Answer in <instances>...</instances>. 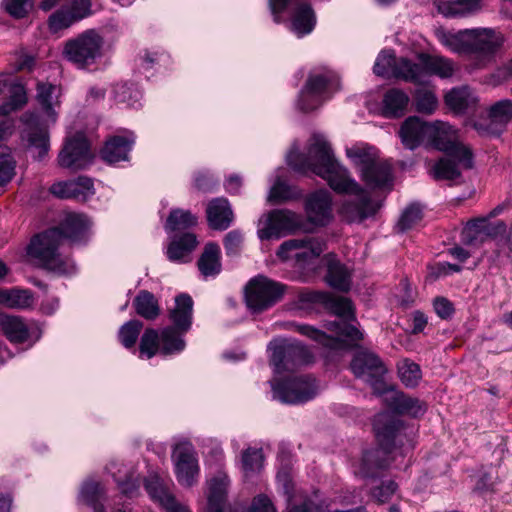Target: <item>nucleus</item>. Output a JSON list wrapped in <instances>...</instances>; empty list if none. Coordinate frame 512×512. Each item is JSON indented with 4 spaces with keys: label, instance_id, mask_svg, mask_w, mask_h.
<instances>
[{
    "label": "nucleus",
    "instance_id": "9",
    "mask_svg": "<svg viewBox=\"0 0 512 512\" xmlns=\"http://www.w3.org/2000/svg\"><path fill=\"white\" fill-rule=\"evenodd\" d=\"M339 89V81L331 72L312 73L298 97V107L305 112L321 106Z\"/></svg>",
    "mask_w": 512,
    "mask_h": 512
},
{
    "label": "nucleus",
    "instance_id": "48",
    "mask_svg": "<svg viewBox=\"0 0 512 512\" xmlns=\"http://www.w3.org/2000/svg\"><path fill=\"white\" fill-rule=\"evenodd\" d=\"M114 98L117 102L126 103L128 106L136 108L142 97L141 92L132 85L117 84L113 88Z\"/></svg>",
    "mask_w": 512,
    "mask_h": 512
},
{
    "label": "nucleus",
    "instance_id": "51",
    "mask_svg": "<svg viewBox=\"0 0 512 512\" xmlns=\"http://www.w3.org/2000/svg\"><path fill=\"white\" fill-rule=\"evenodd\" d=\"M488 115L491 121L507 124L512 120V100L503 99L490 106Z\"/></svg>",
    "mask_w": 512,
    "mask_h": 512
},
{
    "label": "nucleus",
    "instance_id": "41",
    "mask_svg": "<svg viewBox=\"0 0 512 512\" xmlns=\"http://www.w3.org/2000/svg\"><path fill=\"white\" fill-rule=\"evenodd\" d=\"M184 333L171 327L163 329L160 335V353L172 355L183 351L186 345L182 338Z\"/></svg>",
    "mask_w": 512,
    "mask_h": 512
},
{
    "label": "nucleus",
    "instance_id": "7",
    "mask_svg": "<svg viewBox=\"0 0 512 512\" xmlns=\"http://www.w3.org/2000/svg\"><path fill=\"white\" fill-rule=\"evenodd\" d=\"M373 427L380 442V447L364 453L359 469V473L363 477H373L376 475V470L388 465L384 456L391 453V446L397 437L400 422L389 413H381L375 417Z\"/></svg>",
    "mask_w": 512,
    "mask_h": 512
},
{
    "label": "nucleus",
    "instance_id": "60",
    "mask_svg": "<svg viewBox=\"0 0 512 512\" xmlns=\"http://www.w3.org/2000/svg\"><path fill=\"white\" fill-rule=\"evenodd\" d=\"M396 489L397 484L393 481H388L381 486L375 487L371 492V496L376 502L385 503L395 493Z\"/></svg>",
    "mask_w": 512,
    "mask_h": 512
},
{
    "label": "nucleus",
    "instance_id": "24",
    "mask_svg": "<svg viewBox=\"0 0 512 512\" xmlns=\"http://www.w3.org/2000/svg\"><path fill=\"white\" fill-rule=\"evenodd\" d=\"M198 241L193 233H183L173 236L167 247V258L172 262L186 263L190 261V254L197 247Z\"/></svg>",
    "mask_w": 512,
    "mask_h": 512
},
{
    "label": "nucleus",
    "instance_id": "58",
    "mask_svg": "<svg viewBox=\"0 0 512 512\" xmlns=\"http://www.w3.org/2000/svg\"><path fill=\"white\" fill-rule=\"evenodd\" d=\"M243 234L239 230H232L224 238V248L228 256H236L240 253L243 244Z\"/></svg>",
    "mask_w": 512,
    "mask_h": 512
},
{
    "label": "nucleus",
    "instance_id": "59",
    "mask_svg": "<svg viewBox=\"0 0 512 512\" xmlns=\"http://www.w3.org/2000/svg\"><path fill=\"white\" fill-rule=\"evenodd\" d=\"M6 11L16 17H24L32 7L31 0H4Z\"/></svg>",
    "mask_w": 512,
    "mask_h": 512
},
{
    "label": "nucleus",
    "instance_id": "34",
    "mask_svg": "<svg viewBox=\"0 0 512 512\" xmlns=\"http://www.w3.org/2000/svg\"><path fill=\"white\" fill-rule=\"evenodd\" d=\"M198 268L204 277H214L221 271V250L218 244L209 242L198 260Z\"/></svg>",
    "mask_w": 512,
    "mask_h": 512
},
{
    "label": "nucleus",
    "instance_id": "27",
    "mask_svg": "<svg viewBox=\"0 0 512 512\" xmlns=\"http://www.w3.org/2000/svg\"><path fill=\"white\" fill-rule=\"evenodd\" d=\"M316 25V15L309 3L295 5L291 17V31L299 38L310 34Z\"/></svg>",
    "mask_w": 512,
    "mask_h": 512
},
{
    "label": "nucleus",
    "instance_id": "53",
    "mask_svg": "<svg viewBox=\"0 0 512 512\" xmlns=\"http://www.w3.org/2000/svg\"><path fill=\"white\" fill-rule=\"evenodd\" d=\"M142 329V323L138 320H131L125 323L119 331V339L125 348H132Z\"/></svg>",
    "mask_w": 512,
    "mask_h": 512
},
{
    "label": "nucleus",
    "instance_id": "6",
    "mask_svg": "<svg viewBox=\"0 0 512 512\" xmlns=\"http://www.w3.org/2000/svg\"><path fill=\"white\" fill-rule=\"evenodd\" d=\"M439 40L454 53L476 54L481 65L490 62L505 42L499 30L487 27L441 32Z\"/></svg>",
    "mask_w": 512,
    "mask_h": 512
},
{
    "label": "nucleus",
    "instance_id": "63",
    "mask_svg": "<svg viewBox=\"0 0 512 512\" xmlns=\"http://www.w3.org/2000/svg\"><path fill=\"white\" fill-rule=\"evenodd\" d=\"M434 309L441 318H447L453 312L452 304L445 298L435 299Z\"/></svg>",
    "mask_w": 512,
    "mask_h": 512
},
{
    "label": "nucleus",
    "instance_id": "15",
    "mask_svg": "<svg viewBox=\"0 0 512 512\" xmlns=\"http://www.w3.org/2000/svg\"><path fill=\"white\" fill-rule=\"evenodd\" d=\"M93 159L94 154L82 133L67 138L58 155L59 165L73 171L86 169L92 164Z\"/></svg>",
    "mask_w": 512,
    "mask_h": 512
},
{
    "label": "nucleus",
    "instance_id": "19",
    "mask_svg": "<svg viewBox=\"0 0 512 512\" xmlns=\"http://www.w3.org/2000/svg\"><path fill=\"white\" fill-rule=\"evenodd\" d=\"M308 220L318 226H324L332 218V199L326 190L312 193L305 204Z\"/></svg>",
    "mask_w": 512,
    "mask_h": 512
},
{
    "label": "nucleus",
    "instance_id": "47",
    "mask_svg": "<svg viewBox=\"0 0 512 512\" xmlns=\"http://www.w3.org/2000/svg\"><path fill=\"white\" fill-rule=\"evenodd\" d=\"M416 110L424 114H432L438 106V98L435 93L426 88H419L414 93Z\"/></svg>",
    "mask_w": 512,
    "mask_h": 512
},
{
    "label": "nucleus",
    "instance_id": "55",
    "mask_svg": "<svg viewBox=\"0 0 512 512\" xmlns=\"http://www.w3.org/2000/svg\"><path fill=\"white\" fill-rule=\"evenodd\" d=\"M15 169V161L13 160L10 149L7 146H0V185L9 182Z\"/></svg>",
    "mask_w": 512,
    "mask_h": 512
},
{
    "label": "nucleus",
    "instance_id": "37",
    "mask_svg": "<svg viewBox=\"0 0 512 512\" xmlns=\"http://www.w3.org/2000/svg\"><path fill=\"white\" fill-rule=\"evenodd\" d=\"M409 96L401 89L388 90L383 97V113L386 117H400L409 104Z\"/></svg>",
    "mask_w": 512,
    "mask_h": 512
},
{
    "label": "nucleus",
    "instance_id": "49",
    "mask_svg": "<svg viewBox=\"0 0 512 512\" xmlns=\"http://www.w3.org/2000/svg\"><path fill=\"white\" fill-rule=\"evenodd\" d=\"M397 60L394 53L389 50H384L379 53L373 71L376 75L382 77H394V70L397 64Z\"/></svg>",
    "mask_w": 512,
    "mask_h": 512
},
{
    "label": "nucleus",
    "instance_id": "57",
    "mask_svg": "<svg viewBox=\"0 0 512 512\" xmlns=\"http://www.w3.org/2000/svg\"><path fill=\"white\" fill-rule=\"evenodd\" d=\"M112 476L115 481L118 483L119 488L125 496L132 498L138 494L139 490V481L134 478L132 474L128 475L125 480L122 479L120 475H117L116 472H113L111 468H109Z\"/></svg>",
    "mask_w": 512,
    "mask_h": 512
},
{
    "label": "nucleus",
    "instance_id": "13",
    "mask_svg": "<svg viewBox=\"0 0 512 512\" xmlns=\"http://www.w3.org/2000/svg\"><path fill=\"white\" fill-rule=\"evenodd\" d=\"M324 243L316 238L291 239L281 244L277 255L282 260H293L305 268L316 260L324 251Z\"/></svg>",
    "mask_w": 512,
    "mask_h": 512
},
{
    "label": "nucleus",
    "instance_id": "20",
    "mask_svg": "<svg viewBox=\"0 0 512 512\" xmlns=\"http://www.w3.org/2000/svg\"><path fill=\"white\" fill-rule=\"evenodd\" d=\"M229 486V477L224 472L217 473L207 482L205 512H225Z\"/></svg>",
    "mask_w": 512,
    "mask_h": 512
},
{
    "label": "nucleus",
    "instance_id": "56",
    "mask_svg": "<svg viewBox=\"0 0 512 512\" xmlns=\"http://www.w3.org/2000/svg\"><path fill=\"white\" fill-rule=\"evenodd\" d=\"M27 102L26 91L21 84H11L10 87V100L4 105H8L7 116L22 107Z\"/></svg>",
    "mask_w": 512,
    "mask_h": 512
},
{
    "label": "nucleus",
    "instance_id": "36",
    "mask_svg": "<svg viewBox=\"0 0 512 512\" xmlns=\"http://www.w3.org/2000/svg\"><path fill=\"white\" fill-rule=\"evenodd\" d=\"M390 406L398 414H405L411 417H419L426 412V404L419 399L412 398L405 394L393 393L390 397Z\"/></svg>",
    "mask_w": 512,
    "mask_h": 512
},
{
    "label": "nucleus",
    "instance_id": "18",
    "mask_svg": "<svg viewBox=\"0 0 512 512\" xmlns=\"http://www.w3.org/2000/svg\"><path fill=\"white\" fill-rule=\"evenodd\" d=\"M52 194L59 198L75 199L85 202L95 194L92 179L80 176L75 180L59 182L51 186Z\"/></svg>",
    "mask_w": 512,
    "mask_h": 512
},
{
    "label": "nucleus",
    "instance_id": "45",
    "mask_svg": "<svg viewBox=\"0 0 512 512\" xmlns=\"http://www.w3.org/2000/svg\"><path fill=\"white\" fill-rule=\"evenodd\" d=\"M136 312L146 318L155 319L159 315V306L157 300L148 291H141L134 300Z\"/></svg>",
    "mask_w": 512,
    "mask_h": 512
},
{
    "label": "nucleus",
    "instance_id": "5",
    "mask_svg": "<svg viewBox=\"0 0 512 512\" xmlns=\"http://www.w3.org/2000/svg\"><path fill=\"white\" fill-rule=\"evenodd\" d=\"M61 88L48 82H38L36 99L45 115V125L40 124L39 117L33 113H26L22 121L26 125L23 131V139L26 140L33 157L42 160L49 151V136L47 125L57 121Z\"/></svg>",
    "mask_w": 512,
    "mask_h": 512
},
{
    "label": "nucleus",
    "instance_id": "43",
    "mask_svg": "<svg viewBox=\"0 0 512 512\" xmlns=\"http://www.w3.org/2000/svg\"><path fill=\"white\" fill-rule=\"evenodd\" d=\"M263 453L259 448L249 447L242 452L241 469L246 478L251 477L263 468Z\"/></svg>",
    "mask_w": 512,
    "mask_h": 512
},
{
    "label": "nucleus",
    "instance_id": "44",
    "mask_svg": "<svg viewBox=\"0 0 512 512\" xmlns=\"http://www.w3.org/2000/svg\"><path fill=\"white\" fill-rule=\"evenodd\" d=\"M197 221L198 218L189 210L172 209L165 223V229L167 231L187 229L195 226Z\"/></svg>",
    "mask_w": 512,
    "mask_h": 512
},
{
    "label": "nucleus",
    "instance_id": "54",
    "mask_svg": "<svg viewBox=\"0 0 512 512\" xmlns=\"http://www.w3.org/2000/svg\"><path fill=\"white\" fill-rule=\"evenodd\" d=\"M422 219V208L418 204H411L402 213L397 228L404 232L411 229Z\"/></svg>",
    "mask_w": 512,
    "mask_h": 512
},
{
    "label": "nucleus",
    "instance_id": "31",
    "mask_svg": "<svg viewBox=\"0 0 512 512\" xmlns=\"http://www.w3.org/2000/svg\"><path fill=\"white\" fill-rule=\"evenodd\" d=\"M207 219L211 228L227 229L233 221V212L225 198L212 200L207 207Z\"/></svg>",
    "mask_w": 512,
    "mask_h": 512
},
{
    "label": "nucleus",
    "instance_id": "3",
    "mask_svg": "<svg viewBox=\"0 0 512 512\" xmlns=\"http://www.w3.org/2000/svg\"><path fill=\"white\" fill-rule=\"evenodd\" d=\"M89 227L90 220L87 216L69 213L60 227L49 229L35 236L27 248V253L44 268L59 275H70L76 270L75 263L59 252V246L63 238L73 242L82 240Z\"/></svg>",
    "mask_w": 512,
    "mask_h": 512
},
{
    "label": "nucleus",
    "instance_id": "33",
    "mask_svg": "<svg viewBox=\"0 0 512 512\" xmlns=\"http://www.w3.org/2000/svg\"><path fill=\"white\" fill-rule=\"evenodd\" d=\"M346 155L359 170L360 176L366 168H370L381 158L375 147L363 143L347 148Z\"/></svg>",
    "mask_w": 512,
    "mask_h": 512
},
{
    "label": "nucleus",
    "instance_id": "38",
    "mask_svg": "<svg viewBox=\"0 0 512 512\" xmlns=\"http://www.w3.org/2000/svg\"><path fill=\"white\" fill-rule=\"evenodd\" d=\"M461 154L449 155L441 158L433 167V175L436 179L456 180L461 176V170L465 169L459 162Z\"/></svg>",
    "mask_w": 512,
    "mask_h": 512
},
{
    "label": "nucleus",
    "instance_id": "35",
    "mask_svg": "<svg viewBox=\"0 0 512 512\" xmlns=\"http://www.w3.org/2000/svg\"><path fill=\"white\" fill-rule=\"evenodd\" d=\"M0 327L12 343H23L29 338V327L19 316L1 315Z\"/></svg>",
    "mask_w": 512,
    "mask_h": 512
},
{
    "label": "nucleus",
    "instance_id": "2",
    "mask_svg": "<svg viewBox=\"0 0 512 512\" xmlns=\"http://www.w3.org/2000/svg\"><path fill=\"white\" fill-rule=\"evenodd\" d=\"M270 364L275 377L271 380L273 397L286 404H301L313 399L319 392V385L310 375H290L281 378L280 374L292 371L295 367L311 359L309 351L297 341L275 339L268 346Z\"/></svg>",
    "mask_w": 512,
    "mask_h": 512
},
{
    "label": "nucleus",
    "instance_id": "46",
    "mask_svg": "<svg viewBox=\"0 0 512 512\" xmlns=\"http://www.w3.org/2000/svg\"><path fill=\"white\" fill-rule=\"evenodd\" d=\"M299 196L300 192L295 187L288 185L281 177H277L276 181L270 188L267 201L271 203H279L296 199Z\"/></svg>",
    "mask_w": 512,
    "mask_h": 512
},
{
    "label": "nucleus",
    "instance_id": "29",
    "mask_svg": "<svg viewBox=\"0 0 512 512\" xmlns=\"http://www.w3.org/2000/svg\"><path fill=\"white\" fill-rule=\"evenodd\" d=\"M444 100L445 104L455 113H465L478 103L475 91L469 86L452 88L445 94Z\"/></svg>",
    "mask_w": 512,
    "mask_h": 512
},
{
    "label": "nucleus",
    "instance_id": "52",
    "mask_svg": "<svg viewBox=\"0 0 512 512\" xmlns=\"http://www.w3.org/2000/svg\"><path fill=\"white\" fill-rule=\"evenodd\" d=\"M158 351L160 352V336L157 331L147 329L140 340V355L150 359Z\"/></svg>",
    "mask_w": 512,
    "mask_h": 512
},
{
    "label": "nucleus",
    "instance_id": "21",
    "mask_svg": "<svg viewBox=\"0 0 512 512\" xmlns=\"http://www.w3.org/2000/svg\"><path fill=\"white\" fill-rule=\"evenodd\" d=\"M145 489L150 498L159 503L167 512H191L186 506L175 500L158 475L152 474L146 479Z\"/></svg>",
    "mask_w": 512,
    "mask_h": 512
},
{
    "label": "nucleus",
    "instance_id": "17",
    "mask_svg": "<svg viewBox=\"0 0 512 512\" xmlns=\"http://www.w3.org/2000/svg\"><path fill=\"white\" fill-rule=\"evenodd\" d=\"M90 0H71L49 16L48 26L52 32L69 28L90 14Z\"/></svg>",
    "mask_w": 512,
    "mask_h": 512
},
{
    "label": "nucleus",
    "instance_id": "8",
    "mask_svg": "<svg viewBox=\"0 0 512 512\" xmlns=\"http://www.w3.org/2000/svg\"><path fill=\"white\" fill-rule=\"evenodd\" d=\"M427 131L428 144L449 155L461 154L462 156L459 158L460 164L464 168H472V153L468 147L460 142L457 130L450 124L435 121L429 124Z\"/></svg>",
    "mask_w": 512,
    "mask_h": 512
},
{
    "label": "nucleus",
    "instance_id": "64",
    "mask_svg": "<svg viewBox=\"0 0 512 512\" xmlns=\"http://www.w3.org/2000/svg\"><path fill=\"white\" fill-rule=\"evenodd\" d=\"M510 77H512V59L506 65L499 68L497 72L492 75V78L495 79L496 84H499Z\"/></svg>",
    "mask_w": 512,
    "mask_h": 512
},
{
    "label": "nucleus",
    "instance_id": "40",
    "mask_svg": "<svg viewBox=\"0 0 512 512\" xmlns=\"http://www.w3.org/2000/svg\"><path fill=\"white\" fill-rule=\"evenodd\" d=\"M326 279L330 286L338 290L347 291L350 288L349 271L334 258L328 259Z\"/></svg>",
    "mask_w": 512,
    "mask_h": 512
},
{
    "label": "nucleus",
    "instance_id": "11",
    "mask_svg": "<svg viewBox=\"0 0 512 512\" xmlns=\"http://www.w3.org/2000/svg\"><path fill=\"white\" fill-rule=\"evenodd\" d=\"M301 221V216L290 210H273L259 219L258 237L261 240L279 238L300 228Z\"/></svg>",
    "mask_w": 512,
    "mask_h": 512
},
{
    "label": "nucleus",
    "instance_id": "16",
    "mask_svg": "<svg viewBox=\"0 0 512 512\" xmlns=\"http://www.w3.org/2000/svg\"><path fill=\"white\" fill-rule=\"evenodd\" d=\"M351 370L357 378L364 380L373 387H377L386 372V368L379 357L367 350L356 353L351 362Z\"/></svg>",
    "mask_w": 512,
    "mask_h": 512
},
{
    "label": "nucleus",
    "instance_id": "61",
    "mask_svg": "<svg viewBox=\"0 0 512 512\" xmlns=\"http://www.w3.org/2000/svg\"><path fill=\"white\" fill-rule=\"evenodd\" d=\"M247 512H277L272 500L265 494L255 496Z\"/></svg>",
    "mask_w": 512,
    "mask_h": 512
},
{
    "label": "nucleus",
    "instance_id": "32",
    "mask_svg": "<svg viewBox=\"0 0 512 512\" xmlns=\"http://www.w3.org/2000/svg\"><path fill=\"white\" fill-rule=\"evenodd\" d=\"M418 59L426 66L427 78L436 75L440 78H450L456 71L455 63L443 56L418 53Z\"/></svg>",
    "mask_w": 512,
    "mask_h": 512
},
{
    "label": "nucleus",
    "instance_id": "1",
    "mask_svg": "<svg viewBox=\"0 0 512 512\" xmlns=\"http://www.w3.org/2000/svg\"><path fill=\"white\" fill-rule=\"evenodd\" d=\"M286 161L298 172L311 171L320 176L337 193L354 195L356 201H345L340 209L341 216L347 222L359 223L377 212L379 205L371 200L364 188L350 176L349 171L335 160L331 147L323 136H312L307 155L292 148Z\"/></svg>",
    "mask_w": 512,
    "mask_h": 512
},
{
    "label": "nucleus",
    "instance_id": "50",
    "mask_svg": "<svg viewBox=\"0 0 512 512\" xmlns=\"http://www.w3.org/2000/svg\"><path fill=\"white\" fill-rule=\"evenodd\" d=\"M398 374L407 387H415L421 379L420 366L409 360H403L398 366Z\"/></svg>",
    "mask_w": 512,
    "mask_h": 512
},
{
    "label": "nucleus",
    "instance_id": "28",
    "mask_svg": "<svg viewBox=\"0 0 512 512\" xmlns=\"http://www.w3.org/2000/svg\"><path fill=\"white\" fill-rule=\"evenodd\" d=\"M439 13L446 17H470L482 10V0H446L435 2Z\"/></svg>",
    "mask_w": 512,
    "mask_h": 512
},
{
    "label": "nucleus",
    "instance_id": "14",
    "mask_svg": "<svg viewBox=\"0 0 512 512\" xmlns=\"http://www.w3.org/2000/svg\"><path fill=\"white\" fill-rule=\"evenodd\" d=\"M282 287L266 277H256L246 286L245 300L254 312H261L275 304L282 296Z\"/></svg>",
    "mask_w": 512,
    "mask_h": 512
},
{
    "label": "nucleus",
    "instance_id": "22",
    "mask_svg": "<svg viewBox=\"0 0 512 512\" xmlns=\"http://www.w3.org/2000/svg\"><path fill=\"white\" fill-rule=\"evenodd\" d=\"M361 179L372 190H390L393 184L391 163L387 159L380 158L363 171Z\"/></svg>",
    "mask_w": 512,
    "mask_h": 512
},
{
    "label": "nucleus",
    "instance_id": "39",
    "mask_svg": "<svg viewBox=\"0 0 512 512\" xmlns=\"http://www.w3.org/2000/svg\"><path fill=\"white\" fill-rule=\"evenodd\" d=\"M33 296L29 290L0 288V304L11 309H25L32 305Z\"/></svg>",
    "mask_w": 512,
    "mask_h": 512
},
{
    "label": "nucleus",
    "instance_id": "25",
    "mask_svg": "<svg viewBox=\"0 0 512 512\" xmlns=\"http://www.w3.org/2000/svg\"><path fill=\"white\" fill-rule=\"evenodd\" d=\"M429 124L415 116L406 119L399 131L403 145L413 150L422 142L427 141Z\"/></svg>",
    "mask_w": 512,
    "mask_h": 512
},
{
    "label": "nucleus",
    "instance_id": "42",
    "mask_svg": "<svg viewBox=\"0 0 512 512\" xmlns=\"http://www.w3.org/2000/svg\"><path fill=\"white\" fill-rule=\"evenodd\" d=\"M104 490L101 484L95 480H87L82 484L79 501L93 507L94 512H104V508L98 502L103 496Z\"/></svg>",
    "mask_w": 512,
    "mask_h": 512
},
{
    "label": "nucleus",
    "instance_id": "23",
    "mask_svg": "<svg viewBox=\"0 0 512 512\" xmlns=\"http://www.w3.org/2000/svg\"><path fill=\"white\" fill-rule=\"evenodd\" d=\"M134 142L135 137L133 134L113 136L105 143L101 150V158L109 164L127 161Z\"/></svg>",
    "mask_w": 512,
    "mask_h": 512
},
{
    "label": "nucleus",
    "instance_id": "10",
    "mask_svg": "<svg viewBox=\"0 0 512 512\" xmlns=\"http://www.w3.org/2000/svg\"><path fill=\"white\" fill-rule=\"evenodd\" d=\"M102 46L101 35L93 29L86 30L66 42L64 55L78 68H86L101 56Z\"/></svg>",
    "mask_w": 512,
    "mask_h": 512
},
{
    "label": "nucleus",
    "instance_id": "4",
    "mask_svg": "<svg viewBox=\"0 0 512 512\" xmlns=\"http://www.w3.org/2000/svg\"><path fill=\"white\" fill-rule=\"evenodd\" d=\"M327 306L334 315L340 318L326 322L325 327L331 335L309 325H296V330L332 350L346 348L362 339L363 335L359 329L349 323V321L355 320L354 309L349 299L333 296L328 300Z\"/></svg>",
    "mask_w": 512,
    "mask_h": 512
},
{
    "label": "nucleus",
    "instance_id": "30",
    "mask_svg": "<svg viewBox=\"0 0 512 512\" xmlns=\"http://www.w3.org/2000/svg\"><path fill=\"white\" fill-rule=\"evenodd\" d=\"M193 300L188 294L175 298V306L169 312V318L180 332H187L192 324Z\"/></svg>",
    "mask_w": 512,
    "mask_h": 512
},
{
    "label": "nucleus",
    "instance_id": "12",
    "mask_svg": "<svg viewBox=\"0 0 512 512\" xmlns=\"http://www.w3.org/2000/svg\"><path fill=\"white\" fill-rule=\"evenodd\" d=\"M172 461L176 479L181 486L189 488L198 482L200 467L191 443H178L173 449Z\"/></svg>",
    "mask_w": 512,
    "mask_h": 512
},
{
    "label": "nucleus",
    "instance_id": "26",
    "mask_svg": "<svg viewBox=\"0 0 512 512\" xmlns=\"http://www.w3.org/2000/svg\"><path fill=\"white\" fill-rule=\"evenodd\" d=\"M416 60L414 62L407 57L398 58L394 77L416 85L427 83L426 66L418 59V54Z\"/></svg>",
    "mask_w": 512,
    "mask_h": 512
},
{
    "label": "nucleus",
    "instance_id": "62",
    "mask_svg": "<svg viewBox=\"0 0 512 512\" xmlns=\"http://www.w3.org/2000/svg\"><path fill=\"white\" fill-rule=\"evenodd\" d=\"M291 0H268L270 12L276 23L282 22V13L286 11Z\"/></svg>",
    "mask_w": 512,
    "mask_h": 512
}]
</instances>
